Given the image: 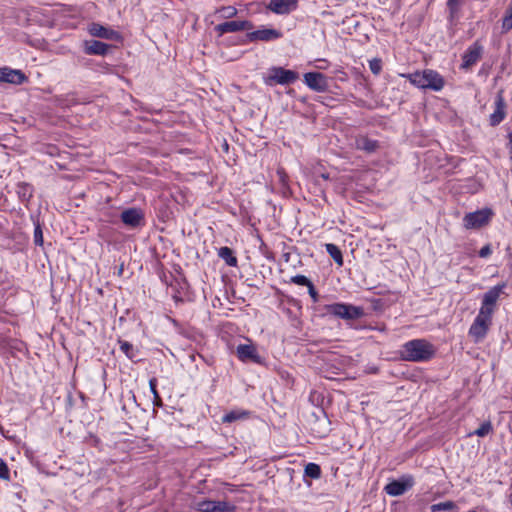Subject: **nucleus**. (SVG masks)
Masks as SVG:
<instances>
[{"label": "nucleus", "mask_w": 512, "mask_h": 512, "mask_svg": "<svg viewBox=\"0 0 512 512\" xmlns=\"http://www.w3.org/2000/svg\"><path fill=\"white\" fill-rule=\"evenodd\" d=\"M0 479L5 481L10 480V470L3 460H0Z\"/></svg>", "instance_id": "nucleus-33"}, {"label": "nucleus", "mask_w": 512, "mask_h": 512, "mask_svg": "<svg viewBox=\"0 0 512 512\" xmlns=\"http://www.w3.org/2000/svg\"><path fill=\"white\" fill-rule=\"evenodd\" d=\"M326 252L335 261L338 266L343 265V255L339 247L333 243L325 244Z\"/></svg>", "instance_id": "nucleus-23"}, {"label": "nucleus", "mask_w": 512, "mask_h": 512, "mask_svg": "<svg viewBox=\"0 0 512 512\" xmlns=\"http://www.w3.org/2000/svg\"><path fill=\"white\" fill-rule=\"evenodd\" d=\"M357 148L366 152H374L378 148V142L367 137H362L356 142Z\"/></svg>", "instance_id": "nucleus-24"}, {"label": "nucleus", "mask_w": 512, "mask_h": 512, "mask_svg": "<svg viewBox=\"0 0 512 512\" xmlns=\"http://www.w3.org/2000/svg\"><path fill=\"white\" fill-rule=\"evenodd\" d=\"M304 474L312 479H318L321 476V468L316 463H308L305 466Z\"/></svg>", "instance_id": "nucleus-26"}, {"label": "nucleus", "mask_w": 512, "mask_h": 512, "mask_svg": "<svg viewBox=\"0 0 512 512\" xmlns=\"http://www.w3.org/2000/svg\"><path fill=\"white\" fill-rule=\"evenodd\" d=\"M327 312L344 320H355L364 315L362 307L345 303H334L328 305Z\"/></svg>", "instance_id": "nucleus-3"}, {"label": "nucleus", "mask_w": 512, "mask_h": 512, "mask_svg": "<svg viewBox=\"0 0 512 512\" xmlns=\"http://www.w3.org/2000/svg\"><path fill=\"white\" fill-rule=\"evenodd\" d=\"M110 46L98 40H88L84 42V52L87 55L104 56L108 53Z\"/></svg>", "instance_id": "nucleus-20"}, {"label": "nucleus", "mask_w": 512, "mask_h": 512, "mask_svg": "<svg viewBox=\"0 0 512 512\" xmlns=\"http://www.w3.org/2000/svg\"><path fill=\"white\" fill-rule=\"evenodd\" d=\"M506 107L503 91H499L494 100V111L489 116L490 126L496 127L505 119Z\"/></svg>", "instance_id": "nucleus-11"}, {"label": "nucleus", "mask_w": 512, "mask_h": 512, "mask_svg": "<svg viewBox=\"0 0 512 512\" xmlns=\"http://www.w3.org/2000/svg\"><path fill=\"white\" fill-rule=\"evenodd\" d=\"M253 24L247 20H233L220 23L214 27L218 37L223 36L226 33H235L244 30H251Z\"/></svg>", "instance_id": "nucleus-7"}, {"label": "nucleus", "mask_w": 512, "mask_h": 512, "mask_svg": "<svg viewBox=\"0 0 512 512\" xmlns=\"http://www.w3.org/2000/svg\"><path fill=\"white\" fill-rule=\"evenodd\" d=\"M200 512H234L235 506L226 501L203 500L196 503Z\"/></svg>", "instance_id": "nucleus-12"}, {"label": "nucleus", "mask_w": 512, "mask_h": 512, "mask_svg": "<svg viewBox=\"0 0 512 512\" xmlns=\"http://www.w3.org/2000/svg\"><path fill=\"white\" fill-rule=\"evenodd\" d=\"M308 293L311 296L314 303L318 302V292L316 291L313 283L308 287Z\"/></svg>", "instance_id": "nucleus-39"}, {"label": "nucleus", "mask_w": 512, "mask_h": 512, "mask_svg": "<svg viewBox=\"0 0 512 512\" xmlns=\"http://www.w3.org/2000/svg\"><path fill=\"white\" fill-rule=\"evenodd\" d=\"M484 48L479 41H475L470 45L462 56L461 69L469 70L482 57Z\"/></svg>", "instance_id": "nucleus-8"}, {"label": "nucleus", "mask_w": 512, "mask_h": 512, "mask_svg": "<svg viewBox=\"0 0 512 512\" xmlns=\"http://www.w3.org/2000/svg\"><path fill=\"white\" fill-rule=\"evenodd\" d=\"M436 354V347L426 339H413L404 343L400 350L402 360L427 362Z\"/></svg>", "instance_id": "nucleus-1"}, {"label": "nucleus", "mask_w": 512, "mask_h": 512, "mask_svg": "<svg viewBox=\"0 0 512 512\" xmlns=\"http://www.w3.org/2000/svg\"><path fill=\"white\" fill-rule=\"evenodd\" d=\"M220 18L230 19L237 15L238 11L233 6H225L217 11Z\"/></svg>", "instance_id": "nucleus-30"}, {"label": "nucleus", "mask_w": 512, "mask_h": 512, "mask_svg": "<svg viewBox=\"0 0 512 512\" xmlns=\"http://www.w3.org/2000/svg\"><path fill=\"white\" fill-rule=\"evenodd\" d=\"M370 70L373 74L377 75L380 73L382 69L381 60L379 59H373L369 63Z\"/></svg>", "instance_id": "nucleus-34"}, {"label": "nucleus", "mask_w": 512, "mask_h": 512, "mask_svg": "<svg viewBox=\"0 0 512 512\" xmlns=\"http://www.w3.org/2000/svg\"><path fill=\"white\" fill-rule=\"evenodd\" d=\"M305 84L312 90L324 92L328 88L327 78L319 72H308L304 75Z\"/></svg>", "instance_id": "nucleus-15"}, {"label": "nucleus", "mask_w": 512, "mask_h": 512, "mask_svg": "<svg viewBox=\"0 0 512 512\" xmlns=\"http://www.w3.org/2000/svg\"><path fill=\"white\" fill-rule=\"evenodd\" d=\"M218 256L221 258L228 266L236 267L238 260L234 255V252L231 248L224 246L218 249Z\"/></svg>", "instance_id": "nucleus-22"}, {"label": "nucleus", "mask_w": 512, "mask_h": 512, "mask_svg": "<svg viewBox=\"0 0 512 512\" xmlns=\"http://www.w3.org/2000/svg\"><path fill=\"white\" fill-rule=\"evenodd\" d=\"M457 508L456 504L453 502V501H445V502H440V503H437V504H433L431 506V511L432 512H437V511H446V510H455Z\"/></svg>", "instance_id": "nucleus-29"}, {"label": "nucleus", "mask_w": 512, "mask_h": 512, "mask_svg": "<svg viewBox=\"0 0 512 512\" xmlns=\"http://www.w3.org/2000/svg\"><path fill=\"white\" fill-rule=\"evenodd\" d=\"M414 483L415 482L412 475H403L399 479L389 482L384 487V491L390 496H401L406 491L411 489Z\"/></svg>", "instance_id": "nucleus-6"}, {"label": "nucleus", "mask_w": 512, "mask_h": 512, "mask_svg": "<svg viewBox=\"0 0 512 512\" xmlns=\"http://www.w3.org/2000/svg\"><path fill=\"white\" fill-rule=\"evenodd\" d=\"M298 79V73L293 70H287L282 67H273L270 69L269 80L277 84L287 85Z\"/></svg>", "instance_id": "nucleus-13"}, {"label": "nucleus", "mask_w": 512, "mask_h": 512, "mask_svg": "<svg viewBox=\"0 0 512 512\" xmlns=\"http://www.w3.org/2000/svg\"><path fill=\"white\" fill-rule=\"evenodd\" d=\"M298 0H270L267 9L278 15H287L296 10Z\"/></svg>", "instance_id": "nucleus-16"}, {"label": "nucleus", "mask_w": 512, "mask_h": 512, "mask_svg": "<svg viewBox=\"0 0 512 512\" xmlns=\"http://www.w3.org/2000/svg\"><path fill=\"white\" fill-rule=\"evenodd\" d=\"M26 81L27 77L21 70L10 67L0 68V82L20 85Z\"/></svg>", "instance_id": "nucleus-18"}, {"label": "nucleus", "mask_w": 512, "mask_h": 512, "mask_svg": "<svg viewBox=\"0 0 512 512\" xmlns=\"http://www.w3.org/2000/svg\"><path fill=\"white\" fill-rule=\"evenodd\" d=\"M247 39L250 42H270L277 40L282 37L281 31L273 28H262L259 30H255L247 33Z\"/></svg>", "instance_id": "nucleus-14"}, {"label": "nucleus", "mask_w": 512, "mask_h": 512, "mask_svg": "<svg viewBox=\"0 0 512 512\" xmlns=\"http://www.w3.org/2000/svg\"><path fill=\"white\" fill-rule=\"evenodd\" d=\"M492 430H493V427H492L491 422L485 421L473 433H470L469 436L477 435L478 437H484V436L488 435L489 433H491Z\"/></svg>", "instance_id": "nucleus-28"}, {"label": "nucleus", "mask_w": 512, "mask_h": 512, "mask_svg": "<svg viewBox=\"0 0 512 512\" xmlns=\"http://www.w3.org/2000/svg\"><path fill=\"white\" fill-rule=\"evenodd\" d=\"M88 32L93 37L103 38L107 40H119L121 35L109 27H105L99 23H91L88 26Z\"/></svg>", "instance_id": "nucleus-17"}, {"label": "nucleus", "mask_w": 512, "mask_h": 512, "mask_svg": "<svg viewBox=\"0 0 512 512\" xmlns=\"http://www.w3.org/2000/svg\"><path fill=\"white\" fill-rule=\"evenodd\" d=\"M504 289V285H497L488 290L482 299V305L479 312H484L487 315H493L495 305Z\"/></svg>", "instance_id": "nucleus-9"}, {"label": "nucleus", "mask_w": 512, "mask_h": 512, "mask_svg": "<svg viewBox=\"0 0 512 512\" xmlns=\"http://www.w3.org/2000/svg\"><path fill=\"white\" fill-rule=\"evenodd\" d=\"M120 350L130 359L134 360L137 357V349L128 341L119 340Z\"/></svg>", "instance_id": "nucleus-25"}, {"label": "nucleus", "mask_w": 512, "mask_h": 512, "mask_svg": "<svg viewBox=\"0 0 512 512\" xmlns=\"http://www.w3.org/2000/svg\"><path fill=\"white\" fill-rule=\"evenodd\" d=\"M236 353L238 358L243 362L251 361L253 363L261 364L262 358L258 354L254 345L240 344L237 346Z\"/></svg>", "instance_id": "nucleus-19"}, {"label": "nucleus", "mask_w": 512, "mask_h": 512, "mask_svg": "<svg viewBox=\"0 0 512 512\" xmlns=\"http://www.w3.org/2000/svg\"><path fill=\"white\" fill-rule=\"evenodd\" d=\"M491 324L492 316L484 312H479L469 328V336L472 337L475 342L483 340Z\"/></svg>", "instance_id": "nucleus-4"}, {"label": "nucleus", "mask_w": 512, "mask_h": 512, "mask_svg": "<svg viewBox=\"0 0 512 512\" xmlns=\"http://www.w3.org/2000/svg\"><path fill=\"white\" fill-rule=\"evenodd\" d=\"M153 404H154L155 406H158V407L162 406V400H161V397H160V395H159V394H158V399H156V398H154V397H153Z\"/></svg>", "instance_id": "nucleus-41"}, {"label": "nucleus", "mask_w": 512, "mask_h": 512, "mask_svg": "<svg viewBox=\"0 0 512 512\" xmlns=\"http://www.w3.org/2000/svg\"><path fill=\"white\" fill-rule=\"evenodd\" d=\"M407 78L418 88L440 91L444 87L443 77L434 70H424L408 74Z\"/></svg>", "instance_id": "nucleus-2"}, {"label": "nucleus", "mask_w": 512, "mask_h": 512, "mask_svg": "<svg viewBox=\"0 0 512 512\" xmlns=\"http://www.w3.org/2000/svg\"><path fill=\"white\" fill-rule=\"evenodd\" d=\"M289 282L299 286H306L307 288L312 284L311 280L304 275L292 276Z\"/></svg>", "instance_id": "nucleus-31"}, {"label": "nucleus", "mask_w": 512, "mask_h": 512, "mask_svg": "<svg viewBox=\"0 0 512 512\" xmlns=\"http://www.w3.org/2000/svg\"><path fill=\"white\" fill-rule=\"evenodd\" d=\"M149 387H150V391L151 393L153 394V397L158 399V391H157V379L156 378H151L149 380Z\"/></svg>", "instance_id": "nucleus-36"}, {"label": "nucleus", "mask_w": 512, "mask_h": 512, "mask_svg": "<svg viewBox=\"0 0 512 512\" xmlns=\"http://www.w3.org/2000/svg\"><path fill=\"white\" fill-rule=\"evenodd\" d=\"M501 28L503 32H508L512 29V5H510L505 11V15L502 18Z\"/></svg>", "instance_id": "nucleus-27"}, {"label": "nucleus", "mask_w": 512, "mask_h": 512, "mask_svg": "<svg viewBox=\"0 0 512 512\" xmlns=\"http://www.w3.org/2000/svg\"><path fill=\"white\" fill-rule=\"evenodd\" d=\"M277 176H278L279 182L283 186H286L287 185V181H288V176H287V174H286V172L284 171L283 168L277 169Z\"/></svg>", "instance_id": "nucleus-35"}, {"label": "nucleus", "mask_w": 512, "mask_h": 512, "mask_svg": "<svg viewBox=\"0 0 512 512\" xmlns=\"http://www.w3.org/2000/svg\"><path fill=\"white\" fill-rule=\"evenodd\" d=\"M251 416V412L244 409H233L229 412H227L222 417L223 423H233L236 421L246 420L249 419Z\"/></svg>", "instance_id": "nucleus-21"}, {"label": "nucleus", "mask_w": 512, "mask_h": 512, "mask_svg": "<svg viewBox=\"0 0 512 512\" xmlns=\"http://www.w3.org/2000/svg\"><path fill=\"white\" fill-rule=\"evenodd\" d=\"M492 211L482 209L468 213L463 218V224L466 229H477L487 225L491 219Z\"/></svg>", "instance_id": "nucleus-5"}, {"label": "nucleus", "mask_w": 512, "mask_h": 512, "mask_svg": "<svg viewBox=\"0 0 512 512\" xmlns=\"http://www.w3.org/2000/svg\"><path fill=\"white\" fill-rule=\"evenodd\" d=\"M34 244L37 245V246H42L43 243H44V238H43V231H42V228L39 224V222H37L35 224V228H34Z\"/></svg>", "instance_id": "nucleus-32"}, {"label": "nucleus", "mask_w": 512, "mask_h": 512, "mask_svg": "<svg viewBox=\"0 0 512 512\" xmlns=\"http://www.w3.org/2000/svg\"><path fill=\"white\" fill-rule=\"evenodd\" d=\"M459 2H460V0H448L447 1V5H448V8H449L451 14H454L455 12H457L458 7H459Z\"/></svg>", "instance_id": "nucleus-38"}, {"label": "nucleus", "mask_w": 512, "mask_h": 512, "mask_svg": "<svg viewBox=\"0 0 512 512\" xmlns=\"http://www.w3.org/2000/svg\"><path fill=\"white\" fill-rule=\"evenodd\" d=\"M508 148L510 154L512 155V131L508 134Z\"/></svg>", "instance_id": "nucleus-40"}, {"label": "nucleus", "mask_w": 512, "mask_h": 512, "mask_svg": "<svg viewBox=\"0 0 512 512\" xmlns=\"http://www.w3.org/2000/svg\"><path fill=\"white\" fill-rule=\"evenodd\" d=\"M120 218L130 228H139L145 225L144 212L140 208H128L121 213Z\"/></svg>", "instance_id": "nucleus-10"}, {"label": "nucleus", "mask_w": 512, "mask_h": 512, "mask_svg": "<svg viewBox=\"0 0 512 512\" xmlns=\"http://www.w3.org/2000/svg\"><path fill=\"white\" fill-rule=\"evenodd\" d=\"M492 253V249H491V246L489 244L483 246L480 251H479V256L481 258H487L488 256H490Z\"/></svg>", "instance_id": "nucleus-37"}]
</instances>
